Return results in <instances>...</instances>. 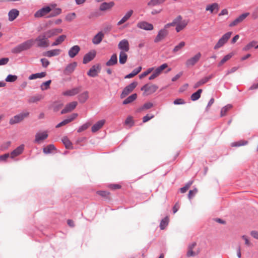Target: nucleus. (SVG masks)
<instances>
[{"mask_svg": "<svg viewBox=\"0 0 258 258\" xmlns=\"http://www.w3.org/2000/svg\"><path fill=\"white\" fill-rule=\"evenodd\" d=\"M34 44L33 39H29L15 47L12 52L15 53H19L23 51L30 49Z\"/></svg>", "mask_w": 258, "mask_h": 258, "instance_id": "nucleus-1", "label": "nucleus"}, {"mask_svg": "<svg viewBox=\"0 0 258 258\" xmlns=\"http://www.w3.org/2000/svg\"><path fill=\"white\" fill-rule=\"evenodd\" d=\"M174 24V22H171L165 25L164 28L159 31L157 35L154 39V42L157 43L164 39L169 33L167 29L173 26Z\"/></svg>", "mask_w": 258, "mask_h": 258, "instance_id": "nucleus-2", "label": "nucleus"}, {"mask_svg": "<svg viewBox=\"0 0 258 258\" xmlns=\"http://www.w3.org/2000/svg\"><path fill=\"white\" fill-rule=\"evenodd\" d=\"M182 17L180 15L178 16L175 18L172 22H174L175 24L172 26H176V31L177 32H179L183 30L188 24L187 20H182Z\"/></svg>", "mask_w": 258, "mask_h": 258, "instance_id": "nucleus-3", "label": "nucleus"}, {"mask_svg": "<svg viewBox=\"0 0 258 258\" xmlns=\"http://www.w3.org/2000/svg\"><path fill=\"white\" fill-rule=\"evenodd\" d=\"M29 112L23 111L18 114L10 119V124H14L22 122L25 118H27L29 115Z\"/></svg>", "mask_w": 258, "mask_h": 258, "instance_id": "nucleus-4", "label": "nucleus"}, {"mask_svg": "<svg viewBox=\"0 0 258 258\" xmlns=\"http://www.w3.org/2000/svg\"><path fill=\"white\" fill-rule=\"evenodd\" d=\"M34 43H36L38 47H47L49 46V40L42 34L39 35L35 39H34Z\"/></svg>", "mask_w": 258, "mask_h": 258, "instance_id": "nucleus-5", "label": "nucleus"}, {"mask_svg": "<svg viewBox=\"0 0 258 258\" xmlns=\"http://www.w3.org/2000/svg\"><path fill=\"white\" fill-rule=\"evenodd\" d=\"M232 32H229L223 35L214 46V49L217 50L222 47L227 42Z\"/></svg>", "mask_w": 258, "mask_h": 258, "instance_id": "nucleus-6", "label": "nucleus"}, {"mask_svg": "<svg viewBox=\"0 0 258 258\" xmlns=\"http://www.w3.org/2000/svg\"><path fill=\"white\" fill-rule=\"evenodd\" d=\"M138 83L136 81L132 82L127 86H126L123 90L121 95V98H123L126 97L128 94L132 92L134 89L137 87Z\"/></svg>", "mask_w": 258, "mask_h": 258, "instance_id": "nucleus-7", "label": "nucleus"}, {"mask_svg": "<svg viewBox=\"0 0 258 258\" xmlns=\"http://www.w3.org/2000/svg\"><path fill=\"white\" fill-rule=\"evenodd\" d=\"M158 88V86L156 85H149L147 84L144 85L141 88V90L144 91L145 93H146L147 95H149L156 92Z\"/></svg>", "mask_w": 258, "mask_h": 258, "instance_id": "nucleus-8", "label": "nucleus"}, {"mask_svg": "<svg viewBox=\"0 0 258 258\" xmlns=\"http://www.w3.org/2000/svg\"><path fill=\"white\" fill-rule=\"evenodd\" d=\"M48 135L47 131L37 133L35 136L34 142L37 144H40L43 141L48 138Z\"/></svg>", "mask_w": 258, "mask_h": 258, "instance_id": "nucleus-9", "label": "nucleus"}, {"mask_svg": "<svg viewBox=\"0 0 258 258\" xmlns=\"http://www.w3.org/2000/svg\"><path fill=\"white\" fill-rule=\"evenodd\" d=\"M201 55V53L198 52L193 57L188 59L185 62L186 67H190L194 66L200 60Z\"/></svg>", "mask_w": 258, "mask_h": 258, "instance_id": "nucleus-10", "label": "nucleus"}, {"mask_svg": "<svg viewBox=\"0 0 258 258\" xmlns=\"http://www.w3.org/2000/svg\"><path fill=\"white\" fill-rule=\"evenodd\" d=\"M77 62L76 61L67 64L63 71V74L67 76L70 75L74 72L77 66Z\"/></svg>", "mask_w": 258, "mask_h": 258, "instance_id": "nucleus-11", "label": "nucleus"}, {"mask_svg": "<svg viewBox=\"0 0 258 258\" xmlns=\"http://www.w3.org/2000/svg\"><path fill=\"white\" fill-rule=\"evenodd\" d=\"M101 70L99 64L93 66L87 72V75L91 77H95L98 76Z\"/></svg>", "mask_w": 258, "mask_h": 258, "instance_id": "nucleus-12", "label": "nucleus"}, {"mask_svg": "<svg viewBox=\"0 0 258 258\" xmlns=\"http://www.w3.org/2000/svg\"><path fill=\"white\" fill-rule=\"evenodd\" d=\"M137 26L138 28L147 31H151L154 29L152 24L145 21L139 22Z\"/></svg>", "mask_w": 258, "mask_h": 258, "instance_id": "nucleus-13", "label": "nucleus"}, {"mask_svg": "<svg viewBox=\"0 0 258 258\" xmlns=\"http://www.w3.org/2000/svg\"><path fill=\"white\" fill-rule=\"evenodd\" d=\"M51 11L50 7H45L41 8L37 11L34 14L36 18H40L44 16L45 15L48 14Z\"/></svg>", "mask_w": 258, "mask_h": 258, "instance_id": "nucleus-14", "label": "nucleus"}, {"mask_svg": "<svg viewBox=\"0 0 258 258\" xmlns=\"http://www.w3.org/2000/svg\"><path fill=\"white\" fill-rule=\"evenodd\" d=\"M118 47L121 50V51L124 52L128 51L130 45L128 40L124 39L120 41L118 44Z\"/></svg>", "mask_w": 258, "mask_h": 258, "instance_id": "nucleus-15", "label": "nucleus"}, {"mask_svg": "<svg viewBox=\"0 0 258 258\" xmlns=\"http://www.w3.org/2000/svg\"><path fill=\"white\" fill-rule=\"evenodd\" d=\"M249 15V13H245L241 14L239 17H238L237 18H236L233 22H232L229 24V26L233 27V26L237 25L238 24L242 22Z\"/></svg>", "mask_w": 258, "mask_h": 258, "instance_id": "nucleus-16", "label": "nucleus"}, {"mask_svg": "<svg viewBox=\"0 0 258 258\" xmlns=\"http://www.w3.org/2000/svg\"><path fill=\"white\" fill-rule=\"evenodd\" d=\"M77 104L76 101H73L67 104L64 108L61 110V114H63L72 111L76 108Z\"/></svg>", "mask_w": 258, "mask_h": 258, "instance_id": "nucleus-17", "label": "nucleus"}, {"mask_svg": "<svg viewBox=\"0 0 258 258\" xmlns=\"http://www.w3.org/2000/svg\"><path fill=\"white\" fill-rule=\"evenodd\" d=\"M78 116L77 113H73L71 116L68 117L67 118L64 119L63 121L59 123L56 125V128L60 127L61 126H62L63 125H66L67 124L70 123L72 121H73L74 119H75L77 116Z\"/></svg>", "mask_w": 258, "mask_h": 258, "instance_id": "nucleus-18", "label": "nucleus"}, {"mask_svg": "<svg viewBox=\"0 0 258 258\" xmlns=\"http://www.w3.org/2000/svg\"><path fill=\"white\" fill-rule=\"evenodd\" d=\"M96 55V52L94 50L91 51L86 53L83 57V62L86 64L94 59Z\"/></svg>", "mask_w": 258, "mask_h": 258, "instance_id": "nucleus-19", "label": "nucleus"}, {"mask_svg": "<svg viewBox=\"0 0 258 258\" xmlns=\"http://www.w3.org/2000/svg\"><path fill=\"white\" fill-rule=\"evenodd\" d=\"M80 47L79 45H74L68 51V55L70 58L75 57L80 51Z\"/></svg>", "mask_w": 258, "mask_h": 258, "instance_id": "nucleus-20", "label": "nucleus"}, {"mask_svg": "<svg viewBox=\"0 0 258 258\" xmlns=\"http://www.w3.org/2000/svg\"><path fill=\"white\" fill-rule=\"evenodd\" d=\"M219 9V5L217 3H213L211 5H208L206 7V11H210V13H217Z\"/></svg>", "mask_w": 258, "mask_h": 258, "instance_id": "nucleus-21", "label": "nucleus"}, {"mask_svg": "<svg viewBox=\"0 0 258 258\" xmlns=\"http://www.w3.org/2000/svg\"><path fill=\"white\" fill-rule=\"evenodd\" d=\"M213 77V75H210L209 76L205 77L202 78L200 81H199L198 82L195 84L194 86V88L196 89L199 87L200 86L205 84V83L208 82L211 78H212Z\"/></svg>", "mask_w": 258, "mask_h": 258, "instance_id": "nucleus-22", "label": "nucleus"}, {"mask_svg": "<svg viewBox=\"0 0 258 258\" xmlns=\"http://www.w3.org/2000/svg\"><path fill=\"white\" fill-rule=\"evenodd\" d=\"M61 52V50L59 49H55L44 52L43 55L48 57L58 55Z\"/></svg>", "mask_w": 258, "mask_h": 258, "instance_id": "nucleus-23", "label": "nucleus"}, {"mask_svg": "<svg viewBox=\"0 0 258 258\" xmlns=\"http://www.w3.org/2000/svg\"><path fill=\"white\" fill-rule=\"evenodd\" d=\"M114 5V3L110 2L109 3L104 2L102 3L99 7V10L101 11H105L111 9Z\"/></svg>", "mask_w": 258, "mask_h": 258, "instance_id": "nucleus-24", "label": "nucleus"}, {"mask_svg": "<svg viewBox=\"0 0 258 258\" xmlns=\"http://www.w3.org/2000/svg\"><path fill=\"white\" fill-rule=\"evenodd\" d=\"M105 122V120L104 119H102L97 121L96 123H95L91 128V131L92 132L95 133L100 130L104 124Z\"/></svg>", "mask_w": 258, "mask_h": 258, "instance_id": "nucleus-25", "label": "nucleus"}, {"mask_svg": "<svg viewBox=\"0 0 258 258\" xmlns=\"http://www.w3.org/2000/svg\"><path fill=\"white\" fill-rule=\"evenodd\" d=\"M104 37V33L100 31L92 39V42L94 44H99Z\"/></svg>", "mask_w": 258, "mask_h": 258, "instance_id": "nucleus-26", "label": "nucleus"}, {"mask_svg": "<svg viewBox=\"0 0 258 258\" xmlns=\"http://www.w3.org/2000/svg\"><path fill=\"white\" fill-rule=\"evenodd\" d=\"M24 149V146L22 145L19 147H18L16 149H15L13 152H12L11 154V158L12 159L14 157L19 155L21 154Z\"/></svg>", "mask_w": 258, "mask_h": 258, "instance_id": "nucleus-27", "label": "nucleus"}, {"mask_svg": "<svg viewBox=\"0 0 258 258\" xmlns=\"http://www.w3.org/2000/svg\"><path fill=\"white\" fill-rule=\"evenodd\" d=\"M80 91V88L79 87H77L63 92L62 93V95L64 96H72L77 94Z\"/></svg>", "mask_w": 258, "mask_h": 258, "instance_id": "nucleus-28", "label": "nucleus"}, {"mask_svg": "<svg viewBox=\"0 0 258 258\" xmlns=\"http://www.w3.org/2000/svg\"><path fill=\"white\" fill-rule=\"evenodd\" d=\"M19 14V12L17 9H14L11 10L8 13L9 20L10 21H14Z\"/></svg>", "mask_w": 258, "mask_h": 258, "instance_id": "nucleus-29", "label": "nucleus"}, {"mask_svg": "<svg viewBox=\"0 0 258 258\" xmlns=\"http://www.w3.org/2000/svg\"><path fill=\"white\" fill-rule=\"evenodd\" d=\"M197 245V243L196 242H193L191 243H190L188 246V250L186 253L187 256H193L196 255V252L193 251V249Z\"/></svg>", "mask_w": 258, "mask_h": 258, "instance_id": "nucleus-30", "label": "nucleus"}, {"mask_svg": "<svg viewBox=\"0 0 258 258\" xmlns=\"http://www.w3.org/2000/svg\"><path fill=\"white\" fill-rule=\"evenodd\" d=\"M133 13V10L128 11L125 15L121 18V19L117 23V25H121V24L127 21L131 17Z\"/></svg>", "mask_w": 258, "mask_h": 258, "instance_id": "nucleus-31", "label": "nucleus"}, {"mask_svg": "<svg viewBox=\"0 0 258 258\" xmlns=\"http://www.w3.org/2000/svg\"><path fill=\"white\" fill-rule=\"evenodd\" d=\"M117 63V57L116 54L114 53L112 54L110 57V58L109 59L108 61H107L106 62V66H113L115 64H116Z\"/></svg>", "mask_w": 258, "mask_h": 258, "instance_id": "nucleus-32", "label": "nucleus"}, {"mask_svg": "<svg viewBox=\"0 0 258 258\" xmlns=\"http://www.w3.org/2000/svg\"><path fill=\"white\" fill-rule=\"evenodd\" d=\"M137 98V95L136 93H134L130 96H128L127 98H126L122 102L123 104L126 105L129 103L133 102L134 100H135Z\"/></svg>", "mask_w": 258, "mask_h": 258, "instance_id": "nucleus-33", "label": "nucleus"}, {"mask_svg": "<svg viewBox=\"0 0 258 258\" xmlns=\"http://www.w3.org/2000/svg\"><path fill=\"white\" fill-rule=\"evenodd\" d=\"M127 55L125 52L123 51H120L119 53V62L121 64H124L127 60Z\"/></svg>", "mask_w": 258, "mask_h": 258, "instance_id": "nucleus-34", "label": "nucleus"}, {"mask_svg": "<svg viewBox=\"0 0 258 258\" xmlns=\"http://www.w3.org/2000/svg\"><path fill=\"white\" fill-rule=\"evenodd\" d=\"M168 65L167 63H163L160 67L156 68L154 72V74L157 76V77L161 73L163 70L167 68Z\"/></svg>", "mask_w": 258, "mask_h": 258, "instance_id": "nucleus-35", "label": "nucleus"}, {"mask_svg": "<svg viewBox=\"0 0 258 258\" xmlns=\"http://www.w3.org/2000/svg\"><path fill=\"white\" fill-rule=\"evenodd\" d=\"M89 98V93L88 91H85L79 95V100L81 103H84Z\"/></svg>", "mask_w": 258, "mask_h": 258, "instance_id": "nucleus-36", "label": "nucleus"}, {"mask_svg": "<svg viewBox=\"0 0 258 258\" xmlns=\"http://www.w3.org/2000/svg\"><path fill=\"white\" fill-rule=\"evenodd\" d=\"M46 75V73L45 72H41L39 73H36L31 75L29 77V80H33L37 78H42L44 77Z\"/></svg>", "mask_w": 258, "mask_h": 258, "instance_id": "nucleus-37", "label": "nucleus"}, {"mask_svg": "<svg viewBox=\"0 0 258 258\" xmlns=\"http://www.w3.org/2000/svg\"><path fill=\"white\" fill-rule=\"evenodd\" d=\"M66 38V36L64 35H62L57 37L54 42H53L52 44V46L58 45L61 44L62 42H63Z\"/></svg>", "mask_w": 258, "mask_h": 258, "instance_id": "nucleus-38", "label": "nucleus"}, {"mask_svg": "<svg viewBox=\"0 0 258 258\" xmlns=\"http://www.w3.org/2000/svg\"><path fill=\"white\" fill-rule=\"evenodd\" d=\"M62 142L66 148L68 149H73V145L69 139L65 137L62 139Z\"/></svg>", "mask_w": 258, "mask_h": 258, "instance_id": "nucleus-39", "label": "nucleus"}, {"mask_svg": "<svg viewBox=\"0 0 258 258\" xmlns=\"http://www.w3.org/2000/svg\"><path fill=\"white\" fill-rule=\"evenodd\" d=\"M202 91V89H200L196 92L193 93L190 96L191 100L192 101H196L198 100L201 97V94Z\"/></svg>", "mask_w": 258, "mask_h": 258, "instance_id": "nucleus-40", "label": "nucleus"}, {"mask_svg": "<svg viewBox=\"0 0 258 258\" xmlns=\"http://www.w3.org/2000/svg\"><path fill=\"white\" fill-rule=\"evenodd\" d=\"M234 55L233 52H231L227 55H226L222 60L219 62L218 64V67H220L222 66L226 61L228 60L230 58H231L232 56Z\"/></svg>", "mask_w": 258, "mask_h": 258, "instance_id": "nucleus-41", "label": "nucleus"}, {"mask_svg": "<svg viewBox=\"0 0 258 258\" xmlns=\"http://www.w3.org/2000/svg\"><path fill=\"white\" fill-rule=\"evenodd\" d=\"M55 150V147L53 144H50L43 149V151L45 154L51 153L53 150Z\"/></svg>", "mask_w": 258, "mask_h": 258, "instance_id": "nucleus-42", "label": "nucleus"}, {"mask_svg": "<svg viewBox=\"0 0 258 258\" xmlns=\"http://www.w3.org/2000/svg\"><path fill=\"white\" fill-rule=\"evenodd\" d=\"M185 45V43L184 41H181L178 45H176L173 48L172 51L174 53H176L182 49Z\"/></svg>", "mask_w": 258, "mask_h": 258, "instance_id": "nucleus-43", "label": "nucleus"}, {"mask_svg": "<svg viewBox=\"0 0 258 258\" xmlns=\"http://www.w3.org/2000/svg\"><path fill=\"white\" fill-rule=\"evenodd\" d=\"M166 0H151L148 3V6L154 7L164 3Z\"/></svg>", "mask_w": 258, "mask_h": 258, "instance_id": "nucleus-44", "label": "nucleus"}, {"mask_svg": "<svg viewBox=\"0 0 258 258\" xmlns=\"http://www.w3.org/2000/svg\"><path fill=\"white\" fill-rule=\"evenodd\" d=\"M153 106V104L151 102H147L145 103L143 106H142L141 108L139 109V111L141 112L144 110H147L151 108H152Z\"/></svg>", "mask_w": 258, "mask_h": 258, "instance_id": "nucleus-45", "label": "nucleus"}, {"mask_svg": "<svg viewBox=\"0 0 258 258\" xmlns=\"http://www.w3.org/2000/svg\"><path fill=\"white\" fill-rule=\"evenodd\" d=\"M257 42L255 41H252L249 43H248L243 48V51H247L249 50L251 48L256 46L257 45Z\"/></svg>", "mask_w": 258, "mask_h": 258, "instance_id": "nucleus-46", "label": "nucleus"}, {"mask_svg": "<svg viewBox=\"0 0 258 258\" xmlns=\"http://www.w3.org/2000/svg\"><path fill=\"white\" fill-rule=\"evenodd\" d=\"M232 108L231 104H227V105L223 107L221 110V116H225L226 112Z\"/></svg>", "mask_w": 258, "mask_h": 258, "instance_id": "nucleus-47", "label": "nucleus"}, {"mask_svg": "<svg viewBox=\"0 0 258 258\" xmlns=\"http://www.w3.org/2000/svg\"><path fill=\"white\" fill-rule=\"evenodd\" d=\"M18 79L16 75H9L6 79V81L7 82H14Z\"/></svg>", "mask_w": 258, "mask_h": 258, "instance_id": "nucleus-48", "label": "nucleus"}, {"mask_svg": "<svg viewBox=\"0 0 258 258\" xmlns=\"http://www.w3.org/2000/svg\"><path fill=\"white\" fill-rule=\"evenodd\" d=\"M51 82V81L48 80L45 82H43L41 85V89L42 90H47L49 88L50 84Z\"/></svg>", "mask_w": 258, "mask_h": 258, "instance_id": "nucleus-49", "label": "nucleus"}, {"mask_svg": "<svg viewBox=\"0 0 258 258\" xmlns=\"http://www.w3.org/2000/svg\"><path fill=\"white\" fill-rule=\"evenodd\" d=\"M42 99V96L41 95H37L35 96H32L31 97L29 100V102L30 103H34L36 102H37L39 100H40Z\"/></svg>", "mask_w": 258, "mask_h": 258, "instance_id": "nucleus-50", "label": "nucleus"}, {"mask_svg": "<svg viewBox=\"0 0 258 258\" xmlns=\"http://www.w3.org/2000/svg\"><path fill=\"white\" fill-rule=\"evenodd\" d=\"M43 34L46 37L47 39H48L49 38H50L53 36H55V34L54 33V32L52 29L49 30L46 32H45Z\"/></svg>", "mask_w": 258, "mask_h": 258, "instance_id": "nucleus-51", "label": "nucleus"}, {"mask_svg": "<svg viewBox=\"0 0 258 258\" xmlns=\"http://www.w3.org/2000/svg\"><path fill=\"white\" fill-rule=\"evenodd\" d=\"M76 17V15L75 13H72L68 14L65 18L66 21L71 22L74 20Z\"/></svg>", "mask_w": 258, "mask_h": 258, "instance_id": "nucleus-52", "label": "nucleus"}, {"mask_svg": "<svg viewBox=\"0 0 258 258\" xmlns=\"http://www.w3.org/2000/svg\"><path fill=\"white\" fill-rule=\"evenodd\" d=\"M247 144V141H240L239 142L232 143L231 146L232 147H239L240 146L245 145Z\"/></svg>", "mask_w": 258, "mask_h": 258, "instance_id": "nucleus-53", "label": "nucleus"}, {"mask_svg": "<svg viewBox=\"0 0 258 258\" xmlns=\"http://www.w3.org/2000/svg\"><path fill=\"white\" fill-rule=\"evenodd\" d=\"M251 16L252 19L253 20L258 19V6L254 9L251 14Z\"/></svg>", "mask_w": 258, "mask_h": 258, "instance_id": "nucleus-54", "label": "nucleus"}, {"mask_svg": "<svg viewBox=\"0 0 258 258\" xmlns=\"http://www.w3.org/2000/svg\"><path fill=\"white\" fill-rule=\"evenodd\" d=\"M61 13V10L60 8L55 9L50 14L49 17H55L58 15H59Z\"/></svg>", "mask_w": 258, "mask_h": 258, "instance_id": "nucleus-55", "label": "nucleus"}, {"mask_svg": "<svg viewBox=\"0 0 258 258\" xmlns=\"http://www.w3.org/2000/svg\"><path fill=\"white\" fill-rule=\"evenodd\" d=\"M90 125V123H86L83 124L82 125H81V126H80L79 127V128L78 129L77 132L78 133H81V132L86 130V129H87Z\"/></svg>", "mask_w": 258, "mask_h": 258, "instance_id": "nucleus-56", "label": "nucleus"}, {"mask_svg": "<svg viewBox=\"0 0 258 258\" xmlns=\"http://www.w3.org/2000/svg\"><path fill=\"white\" fill-rule=\"evenodd\" d=\"M154 70V68H149L146 71L143 72L142 74H141L140 75V78H142L143 77H146V76H147L148 74H149L150 73H151Z\"/></svg>", "mask_w": 258, "mask_h": 258, "instance_id": "nucleus-57", "label": "nucleus"}, {"mask_svg": "<svg viewBox=\"0 0 258 258\" xmlns=\"http://www.w3.org/2000/svg\"><path fill=\"white\" fill-rule=\"evenodd\" d=\"M40 61L43 68H47L50 64L49 61L45 58H41Z\"/></svg>", "mask_w": 258, "mask_h": 258, "instance_id": "nucleus-58", "label": "nucleus"}, {"mask_svg": "<svg viewBox=\"0 0 258 258\" xmlns=\"http://www.w3.org/2000/svg\"><path fill=\"white\" fill-rule=\"evenodd\" d=\"M198 189L197 188H195L193 190H189L188 197L189 199H191L192 197L195 196V195L197 193Z\"/></svg>", "mask_w": 258, "mask_h": 258, "instance_id": "nucleus-59", "label": "nucleus"}, {"mask_svg": "<svg viewBox=\"0 0 258 258\" xmlns=\"http://www.w3.org/2000/svg\"><path fill=\"white\" fill-rule=\"evenodd\" d=\"M169 218L168 217H165L164 219H163L161 222L160 226H166L169 223Z\"/></svg>", "mask_w": 258, "mask_h": 258, "instance_id": "nucleus-60", "label": "nucleus"}, {"mask_svg": "<svg viewBox=\"0 0 258 258\" xmlns=\"http://www.w3.org/2000/svg\"><path fill=\"white\" fill-rule=\"evenodd\" d=\"M154 117V116L153 114H147V115L143 117V122H146L151 119L153 118Z\"/></svg>", "mask_w": 258, "mask_h": 258, "instance_id": "nucleus-61", "label": "nucleus"}, {"mask_svg": "<svg viewBox=\"0 0 258 258\" xmlns=\"http://www.w3.org/2000/svg\"><path fill=\"white\" fill-rule=\"evenodd\" d=\"M125 124L126 125H130L131 126L133 125L134 122L132 117L128 116L126 118L125 120Z\"/></svg>", "mask_w": 258, "mask_h": 258, "instance_id": "nucleus-62", "label": "nucleus"}, {"mask_svg": "<svg viewBox=\"0 0 258 258\" xmlns=\"http://www.w3.org/2000/svg\"><path fill=\"white\" fill-rule=\"evenodd\" d=\"M185 103V101L181 98L176 99L173 102V103L176 105L184 104Z\"/></svg>", "mask_w": 258, "mask_h": 258, "instance_id": "nucleus-63", "label": "nucleus"}, {"mask_svg": "<svg viewBox=\"0 0 258 258\" xmlns=\"http://www.w3.org/2000/svg\"><path fill=\"white\" fill-rule=\"evenodd\" d=\"M242 239L244 240L245 241V244L249 246H251L252 245L251 243L249 241L247 237L245 235H243L242 236Z\"/></svg>", "mask_w": 258, "mask_h": 258, "instance_id": "nucleus-64", "label": "nucleus"}]
</instances>
